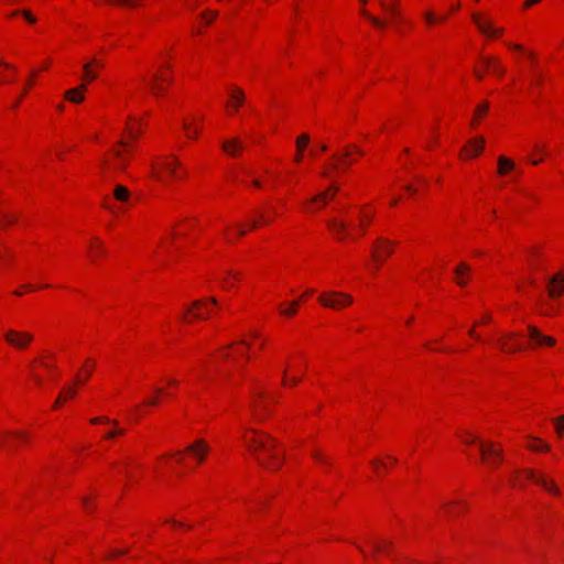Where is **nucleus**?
<instances>
[{
	"label": "nucleus",
	"mask_w": 564,
	"mask_h": 564,
	"mask_svg": "<svg viewBox=\"0 0 564 564\" xmlns=\"http://www.w3.org/2000/svg\"><path fill=\"white\" fill-rule=\"evenodd\" d=\"M248 432L251 435H245L243 441L258 464L268 470H278L284 462L283 455L273 452L278 442L258 430L250 429Z\"/></svg>",
	"instance_id": "nucleus-1"
},
{
	"label": "nucleus",
	"mask_w": 564,
	"mask_h": 564,
	"mask_svg": "<svg viewBox=\"0 0 564 564\" xmlns=\"http://www.w3.org/2000/svg\"><path fill=\"white\" fill-rule=\"evenodd\" d=\"M318 301L326 307L340 310L350 305L352 303V297L346 293L329 291L321 294L318 296Z\"/></svg>",
	"instance_id": "nucleus-2"
},
{
	"label": "nucleus",
	"mask_w": 564,
	"mask_h": 564,
	"mask_svg": "<svg viewBox=\"0 0 564 564\" xmlns=\"http://www.w3.org/2000/svg\"><path fill=\"white\" fill-rule=\"evenodd\" d=\"M523 474L528 479L534 481L543 489H545L547 492L553 494L555 496L560 495V489L554 482V480L546 477L544 474L536 473L535 470L529 468L523 469Z\"/></svg>",
	"instance_id": "nucleus-3"
},
{
	"label": "nucleus",
	"mask_w": 564,
	"mask_h": 564,
	"mask_svg": "<svg viewBox=\"0 0 564 564\" xmlns=\"http://www.w3.org/2000/svg\"><path fill=\"white\" fill-rule=\"evenodd\" d=\"M4 340L17 349H25L33 340V335L28 332L8 329L4 333Z\"/></svg>",
	"instance_id": "nucleus-4"
},
{
	"label": "nucleus",
	"mask_w": 564,
	"mask_h": 564,
	"mask_svg": "<svg viewBox=\"0 0 564 564\" xmlns=\"http://www.w3.org/2000/svg\"><path fill=\"white\" fill-rule=\"evenodd\" d=\"M479 452L481 454L482 460H485L490 466H496L503 459L501 448H496L491 442L480 443Z\"/></svg>",
	"instance_id": "nucleus-5"
},
{
	"label": "nucleus",
	"mask_w": 564,
	"mask_h": 564,
	"mask_svg": "<svg viewBox=\"0 0 564 564\" xmlns=\"http://www.w3.org/2000/svg\"><path fill=\"white\" fill-rule=\"evenodd\" d=\"M471 19L484 35L495 37L502 33V29L495 28L491 21L484 20L479 13H473Z\"/></svg>",
	"instance_id": "nucleus-6"
},
{
	"label": "nucleus",
	"mask_w": 564,
	"mask_h": 564,
	"mask_svg": "<svg viewBox=\"0 0 564 564\" xmlns=\"http://www.w3.org/2000/svg\"><path fill=\"white\" fill-rule=\"evenodd\" d=\"M375 249L376 250H373L372 258L378 262V264H380L384 257L391 254L393 250V243L384 238H379L375 245Z\"/></svg>",
	"instance_id": "nucleus-7"
},
{
	"label": "nucleus",
	"mask_w": 564,
	"mask_h": 564,
	"mask_svg": "<svg viewBox=\"0 0 564 564\" xmlns=\"http://www.w3.org/2000/svg\"><path fill=\"white\" fill-rule=\"evenodd\" d=\"M528 336L535 346H553L555 339L551 336L543 335L535 326H528Z\"/></svg>",
	"instance_id": "nucleus-8"
},
{
	"label": "nucleus",
	"mask_w": 564,
	"mask_h": 564,
	"mask_svg": "<svg viewBox=\"0 0 564 564\" xmlns=\"http://www.w3.org/2000/svg\"><path fill=\"white\" fill-rule=\"evenodd\" d=\"M185 452L192 454L198 463H202L209 452V446L204 440L199 438L196 440L193 444L188 445L185 448Z\"/></svg>",
	"instance_id": "nucleus-9"
},
{
	"label": "nucleus",
	"mask_w": 564,
	"mask_h": 564,
	"mask_svg": "<svg viewBox=\"0 0 564 564\" xmlns=\"http://www.w3.org/2000/svg\"><path fill=\"white\" fill-rule=\"evenodd\" d=\"M339 192V187L337 185H332L327 189L318 193L314 197L311 198V203L318 205V207H324L328 204L330 199H333L337 193Z\"/></svg>",
	"instance_id": "nucleus-10"
},
{
	"label": "nucleus",
	"mask_w": 564,
	"mask_h": 564,
	"mask_svg": "<svg viewBox=\"0 0 564 564\" xmlns=\"http://www.w3.org/2000/svg\"><path fill=\"white\" fill-rule=\"evenodd\" d=\"M564 292V276L561 274L553 275L549 279L547 293L552 299L560 297Z\"/></svg>",
	"instance_id": "nucleus-11"
},
{
	"label": "nucleus",
	"mask_w": 564,
	"mask_h": 564,
	"mask_svg": "<svg viewBox=\"0 0 564 564\" xmlns=\"http://www.w3.org/2000/svg\"><path fill=\"white\" fill-rule=\"evenodd\" d=\"M191 311H195L193 316L197 319H205L208 317V314H209L208 305H207L206 301H204V300L194 301L191 304L189 308L184 314L183 318H185L186 314L189 313Z\"/></svg>",
	"instance_id": "nucleus-12"
},
{
	"label": "nucleus",
	"mask_w": 564,
	"mask_h": 564,
	"mask_svg": "<svg viewBox=\"0 0 564 564\" xmlns=\"http://www.w3.org/2000/svg\"><path fill=\"white\" fill-rule=\"evenodd\" d=\"M327 227L330 231H333L338 239H344L348 236V224L345 220H339L337 218H332L327 221Z\"/></svg>",
	"instance_id": "nucleus-13"
},
{
	"label": "nucleus",
	"mask_w": 564,
	"mask_h": 564,
	"mask_svg": "<svg viewBox=\"0 0 564 564\" xmlns=\"http://www.w3.org/2000/svg\"><path fill=\"white\" fill-rule=\"evenodd\" d=\"M380 7L390 15L391 20L398 21L401 19L400 0H392L391 3H388L386 0H380Z\"/></svg>",
	"instance_id": "nucleus-14"
},
{
	"label": "nucleus",
	"mask_w": 564,
	"mask_h": 564,
	"mask_svg": "<svg viewBox=\"0 0 564 564\" xmlns=\"http://www.w3.org/2000/svg\"><path fill=\"white\" fill-rule=\"evenodd\" d=\"M245 148L243 143L238 138H232L223 142L221 149L230 156H236L239 150Z\"/></svg>",
	"instance_id": "nucleus-15"
},
{
	"label": "nucleus",
	"mask_w": 564,
	"mask_h": 564,
	"mask_svg": "<svg viewBox=\"0 0 564 564\" xmlns=\"http://www.w3.org/2000/svg\"><path fill=\"white\" fill-rule=\"evenodd\" d=\"M85 90H86V85L82 84L78 87L66 90L64 96L70 102L79 104L85 98V96H84Z\"/></svg>",
	"instance_id": "nucleus-16"
},
{
	"label": "nucleus",
	"mask_w": 564,
	"mask_h": 564,
	"mask_svg": "<svg viewBox=\"0 0 564 564\" xmlns=\"http://www.w3.org/2000/svg\"><path fill=\"white\" fill-rule=\"evenodd\" d=\"M484 145L485 139L479 137L469 141V143L466 145L464 150L466 151L468 158H474L477 156L482 151Z\"/></svg>",
	"instance_id": "nucleus-17"
},
{
	"label": "nucleus",
	"mask_w": 564,
	"mask_h": 564,
	"mask_svg": "<svg viewBox=\"0 0 564 564\" xmlns=\"http://www.w3.org/2000/svg\"><path fill=\"white\" fill-rule=\"evenodd\" d=\"M482 63L488 69H491L498 76H502L505 74L503 66L496 58L484 57Z\"/></svg>",
	"instance_id": "nucleus-18"
},
{
	"label": "nucleus",
	"mask_w": 564,
	"mask_h": 564,
	"mask_svg": "<svg viewBox=\"0 0 564 564\" xmlns=\"http://www.w3.org/2000/svg\"><path fill=\"white\" fill-rule=\"evenodd\" d=\"M514 169V163L512 160L508 159L507 156L500 155L498 158V174L499 175H506L508 172L512 171Z\"/></svg>",
	"instance_id": "nucleus-19"
},
{
	"label": "nucleus",
	"mask_w": 564,
	"mask_h": 564,
	"mask_svg": "<svg viewBox=\"0 0 564 564\" xmlns=\"http://www.w3.org/2000/svg\"><path fill=\"white\" fill-rule=\"evenodd\" d=\"M310 143V135L304 133L302 135H300L297 139H296V156H295V162H301L302 160V154L306 148V145Z\"/></svg>",
	"instance_id": "nucleus-20"
},
{
	"label": "nucleus",
	"mask_w": 564,
	"mask_h": 564,
	"mask_svg": "<svg viewBox=\"0 0 564 564\" xmlns=\"http://www.w3.org/2000/svg\"><path fill=\"white\" fill-rule=\"evenodd\" d=\"M113 196L117 200L127 203L130 199V192L126 186L118 184L115 186Z\"/></svg>",
	"instance_id": "nucleus-21"
},
{
	"label": "nucleus",
	"mask_w": 564,
	"mask_h": 564,
	"mask_svg": "<svg viewBox=\"0 0 564 564\" xmlns=\"http://www.w3.org/2000/svg\"><path fill=\"white\" fill-rule=\"evenodd\" d=\"M470 271V268L467 263H460L455 270H454V273L456 274L457 276V284L460 285V286H464L466 284V281L465 279H463L462 276L465 274V273H469Z\"/></svg>",
	"instance_id": "nucleus-22"
},
{
	"label": "nucleus",
	"mask_w": 564,
	"mask_h": 564,
	"mask_svg": "<svg viewBox=\"0 0 564 564\" xmlns=\"http://www.w3.org/2000/svg\"><path fill=\"white\" fill-rule=\"evenodd\" d=\"M148 85L152 94L156 97L163 96L166 91L165 87L162 84L152 78L149 80Z\"/></svg>",
	"instance_id": "nucleus-23"
},
{
	"label": "nucleus",
	"mask_w": 564,
	"mask_h": 564,
	"mask_svg": "<svg viewBox=\"0 0 564 564\" xmlns=\"http://www.w3.org/2000/svg\"><path fill=\"white\" fill-rule=\"evenodd\" d=\"M0 215H1V218H2V219H0V227H2V228H6V227H8L10 225H13L18 220L17 215H13V214H10V213H7V212H1Z\"/></svg>",
	"instance_id": "nucleus-24"
},
{
	"label": "nucleus",
	"mask_w": 564,
	"mask_h": 564,
	"mask_svg": "<svg viewBox=\"0 0 564 564\" xmlns=\"http://www.w3.org/2000/svg\"><path fill=\"white\" fill-rule=\"evenodd\" d=\"M113 155L117 160V164L115 165V169L118 171H124L127 167V159L123 155V153L120 150H113Z\"/></svg>",
	"instance_id": "nucleus-25"
},
{
	"label": "nucleus",
	"mask_w": 564,
	"mask_h": 564,
	"mask_svg": "<svg viewBox=\"0 0 564 564\" xmlns=\"http://www.w3.org/2000/svg\"><path fill=\"white\" fill-rule=\"evenodd\" d=\"M350 152H356L357 154L361 155L364 152L360 150L357 145H348L346 148V151L343 153V155L338 156L339 160H341L344 163L348 164Z\"/></svg>",
	"instance_id": "nucleus-26"
},
{
	"label": "nucleus",
	"mask_w": 564,
	"mask_h": 564,
	"mask_svg": "<svg viewBox=\"0 0 564 564\" xmlns=\"http://www.w3.org/2000/svg\"><path fill=\"white\" fill-rule=\"evenodd\" d=\"M178 166V162L173 159L172 161H164L162 163V169L170 173L172 176L177 177L176 167Z\"/></svg>",
	"instance_id": "nucleus-27"
},
{
	"label": "nucleus",
	"mask_w": 564,
	"mask_h": 564,
	"mask_svg": "<svg viewBox=\"0 0 564 564\" xmlns=\"http://www.w3.org/2000/svg\"><path fill=\"white\" fill-rule=\"evenodd\" d=\"M361 13L364 14V17H366L375 26L379 28V29H383L386 26V22L375 15H371L369 12H367L366 10H361Z\"/></svg>",
	"instance_id": "nucleus-28"
},
{
	"label": "nucleus",
	"mask_w": 564,
	"mask_h": 564,
	"mask_svg": "<svg viewBox=\"0 0 564 564\" xmlns=\"http://www.w3.org/2000/svg\"><path fill=\"white\" fill-rule=\"evenodd\" d=\"M509 47L517 51V52H522L524 53L525 56H528V58L530 59V62H535L536 59V55L533 53V52H527L524 51L523 46L520 45V44H509Z\"/></svg>",
	"instance_id": "nucleus-29"
},
{
	"label": "nucleus",
	"mask_w": 564,
	"mask_h": 564,
	"mask_svg": "<svg viewBox=\"0 0 564 564\" xmlns=\"http://www.w3.org/2000/svg\"><path fill=\"white\" fill-rule=\"evenodd\" d=\"M500 347L502 350H505L507 352H516V351L523 350V348H524L522 345H519V344H512V345L508 346L505 340H500Z\"/></svg>",
	"instance_id": "nucleus-30"
},
{
	"label": "nucleus",
	"mask_w": 564,
	"mask_h": 564,
	"mask_svg": "<svg viewBox=\"0 0 564 564\" xmlns=\"http://www.w3.org/2000/svg\"><path fill=\"white\" fill-rule=\"evenodd\" d=\"M372 545L377 552H383L392 547V542L388 540H383L382 542L373 541Z\"/></svg>",
	"instance_id": "nucleus-31"
},
{
	"label": "nucleus",
	"mask_w": 564,
	"mask_h": 564,
	"mask_svg": "<svg viewBox=\"0 0 564 564\" xmlns=\"http://www.w3.org/2000/svg\"><path fill=\"white\" fill-rule=\"evenodd\" d=\"M231 98L235 100V107L238 108L243 102V91L240 88H236L231 94Z\"/></svg>",
	"instance_id": "nucleus-32"
},
{
	"label": "nucleus",
	"mask_w": 564,
	"mask_h": 564,
	"mask_svg": "<svg viewBox=\"0 0 564 564\" xmlns=\"http://www.w3.org/2000/svg\"><path fill=\"white\" fill-rule=\"evenodd\" d=\"M83 69H84L85 77L88 80H95L97 78V74L94 70H91V64L90 63L84 64Z\"/></svg>",
	"instance_id": "nucleus-33"
},
{
	"label": "nucleus",
	"mask_w": 564,
	"mask_h": 564,
	"mask_svg": "<svg viewBox=\"0 0 564 564\" xmlns=\"http://www.w3.org/2000/svg\"><path fill=\"white\" fill-rule=\"evenodd\" d=\"M112 3H116L118 6H123L128 8H134L139 6L140 0H109Z\"/></svg>",
	"instance_id": "nucleus-34"
},
{
	"label": "nucleus",
	"mask_w": 564,
	"mask_h": 564,
	"mask_svg": "<svg viewBox=\"0 0 564 564\" xmlns=\"http://www.w3.org/2000/svg\"><path fill=\"white\" fill-rule=\"evenodd\" d=\"M93 424H98V423H108V424H112L113 426H117L118 422L117 421H111L109 417L107 416H99V417H94L91 421H90Z\"/></svg>",
	"instance_id": "nucleus-35"
},
{
	"label": "nucleus",
	"mask_w": 564,
	"mask_h": 564,
	"mask_svg": "<svg viewBox=\"0 0 564 564\" xmlns=\"http://www.w3.org/2000/svg\"><path fill=\"white\" fill-rule=\"evenodd\" d=\"M555 430L558 434L564 432V415H561L554 420Z\"/></svg>",
	"instance_id": "nucleus-36"
},
{
	"label": "nucleus",
	"mask_w": 564,
	"mask_h": 564,
	"mask_svg": "<svg viewBox=\"0 0 564 564\" xmlns=\"http://www.w3.org/2000/svg\"><path fill=\"white\" fill-rule=\"evenodd\" d=\"M297 305H299V302L294 301V302L291 303V307L290 308L282 310L281 313L283 315L292 316V315H294L296 313Z\"/></svg>",
	"instance_id": "nucleus-37"
},
{
	"label": "nucleus",
	"mask_w": 564,
	"mask_h": 564,
	"mask_svg": "<svg viewBox=\"0 0 564 564\" xmlns=\"http://www.w3.org/2000/svg\"><path fill=\"white\" fill-rule=\"evenodd\" d=\"M489 109V104L487 101H484L481 102L477 108H476V111L475 113L477 116H482L487 112V110Z\"/></svg>",
	"instance_id": "nucleus-38"
},
{
	"label": "nucleus",
	"mask_w": 564,
	"mask_h": 564,
	"mask_svg": "<svg viewBox=\"0 0 564 564\" xmlns=\"http://www.w3.org/2000/svg\"><path fill=\"white\" fill-rule=\"evenodd\" d=\"M76 394V389L74 387H65L62 395L66 400L67 397L73 398Z\"/></svg>",
	"instance_id": "nucleus-39"
},
{
	"label": "nucleus",
	"mask_w": 564,
	"mask_h": 564,
	"mask_svg": "<svg viewBox=\"0 0 564 564\" xmlns=\"http://www.w3.org/2000/svg\"><path fill=\"white\" fill-rule=\"evenodd\" d=\"M123 433H124V430H123V429L112 430V431L107 432V434H106V438H108V440H112V438H115L117 435H122Z\"/></svg>",
	"instance_id": "nucleus-40"
},
{
	"label": "nucleus",
	"mask_w": 564,
	"mask_h": 564,
	"mask_svg": "<svg viewBox=\"0 0 564 564\" xmlns=\"http://www.w3.org/2000/svg\"><path fill=\"white\" fill-rule=\"evenodd\" d=\"M203 19L206 20L207 23H212V21L217 17L216 11H207L203 13Z\"/></svg>",
	"instance_id": "nucleus-41"
},
{
	"label": "nucleus",
	"mask_w": 564,
	"mask_h": 564,
	"mask_svg": "<svg viewBox=\"0 0 564 564\" xmlns=\"http://www.w3.org/2000/svg\"><path fill=\"white\" fill-rule=\"evenodd\" d=\"M183 128L186 130L187 132V135L189 138H196L197 133H198V129H195L194 131L191 130V126L187 123V122H184L183 123Z\"/></svg>",
	"instance_id": "nucleus-42"
},
{
	"label": "nucleus",
	"mask_w": 564,
	"mask_h": 564,
	"mask_svg": "<svg viewBox=\"0 0 564 564\" xmlns=\"http://www.w3.org/2000/svg\"><path fill=\"white\" fill-rule=\"evenodd\" d=\"M372 217H373V214H364L361 217V220H360V226L362 228H365L366 225L371 221Z\"/></svg>",
	"instance_id": "nucleus-43"
},
{
	"label": "nucleus",
	"mask_w": 564,
	"mask_h": 564,
	"mask_svg": "<svg viewBox=\"0 0 564 564\" xmlns=\"http://www.w3.org/2000/svg\"><path fill=\"white\" fill-rule=\"evenodd\" d=\"M424 19L427 24H433L436 21L435 15L431 11L424 13Z\"/></svg>",
	"instance_id": "nucleus-44"
},
{
	"label": "nucleus",
	"mask_w": 564,
	"mask_h": 564,
	"mask_svg": "<svg viewBox=\"0 0 564 564\" xmlns=\"http://www.w3.org/2000/svg\"><path fill=\"white\" fill-rule=\"evenodd\" d=\"M529 448L531 451L541 452V451H549L550 446L547 444H542L541 446L538 445H529Z\"/></svg>",
	"instance_id": "nucleus-45"
},
{
	"label": "nucleus",
	"mask_w": 564,
	"mask_h": 564,
	"mask_svg": "<svg viewBox=\"0 0 564 564\" xmlns=\"http://www.w3.org/2000/svg\"><path fill=\"white\" fill-rule=\"evenodd\" d=\"M91 248H94V246H91ZM95 248L97 251L91 254L93 260H95L97 256L104 254L106 252L100 243L95 246Z\"/></svg>",
	"instance_id": "nucleus-46"
},
{
	"label": "nucleus",
	"mask_w": 564,
	"mask_h": 564,
	"mask_svg": "<svg viewBox=\"0 0 564 564\" xmlns=\"http://www.w3.org/2000/svg\"><path fill=\"white\" fill-rule=\"evenodd\" d=\"M152 79H154V80H156V82H159V80H161V82H166V83H171V82H172V80H171V78H169L167 76L162 75V74H158V73H155V74L152 76Z\"/></svg>",
	"instance_id": "nucleus-47"
},
{
	"label": "nucleus",
	"mask_w": 564,
	"mask_h": 564,
	"mask_svg": "<svg viewBox=\"0 0 564 564\" xmlns=\"http://www.w3.org/2000/svg\"><path fill=\"white\" fill-rule=\"evenodd\" d=\"M254 415L259 419V420H262L263 415L261 414L260 410H258V408H261L263 409V411H267V406L263 404H254Z\"/></svg>",
	"instance_id": "nucleus-48"
},
{
	"label": "nucleus",
	"mask_w": 564,
	"mask_h": 564,
	"mask_svg": "<svg viewBox=\"0 0 564 564\" xmlns=\"http://www.w3.org/2000/svg\"><path fill=\"white\" fill-rule=\"evenodd\" d=\"M127 131L129 133V137L131 138V140H137V138L139 137L140 132L139 131H135L133 128L129 127L127 128Z\"/></svg>",
	"instance_id": "nucleus-49"
},
{
	"label": "nucleus",
	"mask_w": 564,
	"mask_h": 564,
	"mask_svg": "<svg viewBox=\"0 0 564 564\" xmlns=\"http://www.w3.org/2000/svg\"><path fill=\"white\" fill-rule=\"evenodd\" d=\"M22 14L30 23H35L36 19L31 14L30 11L24 10Z\"/></svg>",
	"instance_id": "nucleus-50"
},
{
	"label": "nucleus",
	"mask_w": 564,
	"mask_h": 564,
	"mask_svg": "<svg viewBox=\"0 0 564 564\" xmlns=\"http://www.w3.org/2000/svg\"><path fill=\"white\" fill-rule=\"evenodd\" d=\"M91 371H93V367H91V368H89L88 370H85L86 377H85V379L83 380V382H85V381L90 377ZM75 381H76L77 383H82V380H80V378H79V376H78V375L76 376Z\"/></svg>",
	"instance_id": "nucleus-51"
},
{
	"label": "nucleus",
	"mask_w": 564,
	"mask_h": 564,
	"mask_svg": "<svg viewBox=\"0 0 564 564\" xmlns=\"http://www.w3.org/2000/svg\"><path fill=\"white\" fill-rule=\"evenodd\" d=\"M91 371H93V367H91V368H89L88 370H85L86 377H85V379L83 380V382H85V381L90 377ZM75 381H76L77 383H82V380H80V378H79V376H78V375L76 376Z\"/></svg>",
	"instance_id": "nucleus-52"
},
{
	"label": "nucleus",
	"mask_w": 564,
	"mask_h": 564,
	"mask_svg": "<svg viewBox=\"0 0 564 564\" xmlns=\"http://www.w3.org/2000/svg\"><path fill=\"white\" fill-rule=\"evenodd\" d=\"M540 0H525L524 3H523V8L524 9H528L530 8L531 6L538 3Z\"/></svg>",
	"instance_id": "nucleus-53"
},
{
	"label": "nucleus",
	"mask_w": 564,
	"mask_h": 564,
	"mask_svg": "<svg viewBox=\"0 0 564 564\" xmlns=\"http://www.w3.org/2000/svg\"><path fill=\"white\" fill-rule=\"evenodd\" d=\"M128 552V550H116L111 553L110 556H118V555H121V554H126Z\"/></svg>",
	"instance_id": "nucleus-54"
},
{
	"label": "nucleus",
	"mask_w": 564,
	"mask_h": 564,
	"mask_svg": "<svg viewBox=\"0 0 564 564\" xmlns=\"http://www.w3.org/2000/svg\"><path fill=\"white\" fill-rule=\"evenodd\" d=\"M31 376L33 377L34 381H35L37 384H41V383H42V379H41V377H39L37 375H35L32 370H31Z\"/></svg>",
	"instance_id": "nucleus-55"
},
{
	"label": "nucleus",
	"mask_w": 564,
	"mask_h": 564,
	"mask_svg": "<svg viewBox=\"0 0 564 564\" xmlns=\"http://www.w3.org/2000/svg\"><path fill=\"white\" fill-rule=\"evenodd\" d=\"M90 64L95 65L97 67H102L104 66V64L100 61H98L97 58H93Z\"/></svg>",
	"instance_id": "nucleus-56"
},
{
	"label": "nucleus",
	"mask_w": 564,
	"mask_h": 564,
	"mask_svg": "<svg viewBox=\"0 0 564 564\" xmlns=\"http://www.w3.org/2000/svg\"><path fill=\"white\" fill-rule=\"evenodd\" d=\"M12 435H13L15 438H18V440H25V438H26V436H25L23 433H21V432L14 433V434H12Z\"/></svg>",
	"instance_id": "nucleus-57"
},
{
	"label": "nucleus",
	"mask_w": 564,
	"mask_h": 564,
	"mask_svg": "<svg viewBox=\"0 0 564 564\" xmlns=\"http://www.w3.org/2000/svg\"><path fill=\"white\" fill-rule=\"evenodd\" d=\"M64 400H65V399H64V397L61 394V395L57 398V400L55 401V403H54V408L59 406V404H61V403H62V401H64Z\"/></svg>",
	"instance_id": "nucleus-58"
},
{
	"label": "nucleus",
	"mask_w": 564,
	"mask_h": 564,
	"mask_svg": "<svg viewBox=\"0 0 564 564\" xmlns=\"http://www.w3.org/2000/svg\"><path fill=\"white\" fill-rule=\"evenodd\" d=\"M313 456H314L316 459H318V460H321V462H323V463H326V459H325V458H324L319 453H314V454H313Z\"/></svg>",
	"instance_id": "nucleus-59"
},
{
	"label": "nucleus",
	"mask_w": 564,
	"mask_h": 564,
	"mask_svg": "<svg viewBox=\"0 0 564 564\" xmlns=\"http://www.w3.org/2000/svg\"><path fill=\"white\" fill-rule=\"evenodd\" d=\"M476 441H477V437H476V436H470V437L466 438L464 442H465L466 444H471V443H474V442H476Z\"/></svg>",
	"instance_id": "nucleus-60"
},
{
	"label": "nucleus",
	"mask_w": 564,
	"mask_h": 564,
	"mask_svg": "<svg viewBox=\"0 0 564 564\" xmlns=\"http://www.w3.org/2000/svg\"><path fill=\"white\" fill-rule=\"evenodd\" d=\"M300 381H301V378H299V377H292V378L290 379V383H291V384H296V383H299Z\"/></svg>",
	"instance_id": "nucleus-61"
},
{
	"label": "nucleus",
	"mask_w": 564,
	"mask_h": 564,
	"mask_svg": "<svg viewBox=\"0 0 564 564\" xmlns=\"http://www.w3.org/2000/svg\"><path fill=\"white\" fill-rule=\"evenodd\" d=\"M468 333H469V335H470L471 337H475L476 339H479V337H478V335L476 334V332H475L474 327H473L471 329H469V332H468Z\"/></svg>",
	"instance_id": "nucleus-62"
},
{
	"label": "nucleus",
	"mask_w": 564,
	"mask_h": 564,
	"mask_svg": "<svg viewBox=\"0 0 564 564\" xmlns=\"http://www.w3.org/2000/svg\"><path fill=\"white\" fill-rule=\"evenodd\" d=\"M209 303L213 304V305H218V301L216 297H210L209 300Z\"/></svg>",
	"instance_id": "nucleus-63"
},
{
	"label": "nucleus",
	"mask_w": 564,
	"mask_h": 564,
	"mask_svg": "<svg viewBox=\"0 0 564 564\" xmlns=\"http://www.w3.org/2000/svg\"><path fill=\"white\" fill-rule=\"evenodd\" d=\"M149 404L156 405L158 404V399L156 398L150 399L149 400Z\"/></svg>",
	"instance_id": "nucleus-64"
}]
</instances>
